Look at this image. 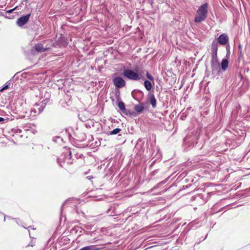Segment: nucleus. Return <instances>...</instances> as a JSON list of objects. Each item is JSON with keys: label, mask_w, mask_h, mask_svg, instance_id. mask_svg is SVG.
<instances>
[{"label": "nucleus", "mask_w": 250, "mask_h": 250, "mask_svg": "<svg viewBox=\"0 0 250 250\" xmlns=\"http://www.w3.org/2000/svg\"><path fill=\"white\" fill-rule=\"evenodd\" d=\"M100 249L96 245H90L84 247L79 250H99Z\"/></svg>", "instance_id": "8"}, {"label": "nucleus", "mask_w": 250, "mask_h": 250, "mask_svg": "<svg viewBox=\"0 0 250 250\" xmlns=\"http://www.w3.org/2000/svg\"><path fill=\"white\" fill-rule=\"evenodd\" d=\"M146 77L150 80L152 81V82L154 81V78L153 77L150 75L149 73L148 72V71H146Z\"/></svg>", "instance_id": "17"}, {"label": "nucleus", "mask_w": 250, "mask_h": 250, "mask_svg": "<svg viewBox=\"0 0 250 250\" xmlns=\"http://www.w3.org/2000/svg\"><path fill=\"white\" fill-rule=\"evenodd\" d=\"M229 62L226 59H223L221 62V68L223 71H225L228 67Z\"/></svg>", "instance_id": "10"}, {"label": "nucleus", "mask_w": 250, "mask_h": 250, "mask_svg": "<svg viewBox=\"0 0 250 250\" xmlns=\"http://www.w3.org/2000/svg\"><path fill=\"white\" fill-rule=\"evenodd\" d=\"M144 86L147 90L150 91L152 87V85L149 81L145 80L144 81Z\"/></svg>", "instance_id": "11"}, {"label": "nucleus", "mask_w": 250, "mask_h": 250, "mask_svg": "<svg viewBox=\"0 0 250 250\" xmlns=\"http://www.w3.org/2000/svg\"><path fill=\"white\" fill-rule=\"evenodd\" d=\"M219 66L217 58H213L212 60V67L213 69Z\"/></svg>", "instance_id": "12"}, {"label": "nucleus", "mask_w": 250, "mask_h": 250, "mask_svg": "<svg viewBox=\"0 0 250 250\" xmlns=\"http://www.w3.org/2000/svg\"><path fill=\"white\" fill-rule=\"evenodd\" d=\"M118 107L122 111L125 110V105L123 102H120L118 103Z\"/></svg>", "instance_id": "15"}, {"label": "nucleus", "mask_w": 250, "mask_h": 250, "mask_svg": "<svg viewBox=\"0 0 250 250\" xmlns=\"http://www.w3.org/2000/svg\"><path fill=\"white\" fill-rule=\"evenodd\" d=\"M8 88V85H5L2 89H0V91H2L5 89H6Z\"/></svg>", "instance_id": "22"}, {"label": "nucleus", "mask_w": 250, "mask_h": 250, "mask_svg": "<svg viewBox=\"0 0 250 250\" xmlns=\"http://www.w3.org/2000/svg\"><path fill=\"white\" fill-rule=\"evenodd\" d=\"M30 16V14L22 16L17 20V23L20 27H21L25 24L28 21Z\"/></svg>", "instance_id": "5"}, {"label": "nucleus", "mask_w": 250, "mask_h": 250, "mask_svg": "<svg viewBox=\"0 0 250 250\" xmlns=\"http://www.w3.org/2000/svg\"><path fill=\"white\" fill-rule=\"evenodd\" d=\"M113 83L116 87L121 88L125 85V81L121 77H116L113 79Z\"/></svg>", "instance_id": "4"}, {"label": "nucleus", "mask_w": 250, "mask_h": 250, "mask_svg": "<svg viewBox=\"0 0 250 250\" xmlns=\"http://www.w3.org/2000/svg\"><path fill=\"white\" fill-rule=\"evenodd\" d=\"M213 52H217V46L216 45L213 44L212 46Z\"/></svg>", "instance_id": "18"}, {"label": "nucleus", "mask_w": 250, "mask_h": 250, "mask_svg": "<svg viewBox=\"0 0 250 250\" xmlns=\"http://www.w3.org/2000/svg\"><path fill=\"white\" fill-rule=\"evenodd\" d=\"M5 120V119L3 118L0 117V123H2Z\"/></svg>", "instance_id": "23"}, {"label": "nucleus", "mask_w": 250, "mask_h": 250, "mask_svg": "<svg viewBox=\"0 0 250 250\" xmlns=\"http://www.w3.org/2000/svg\"><path fill=\"white\" fill-rule=\"evenodd\" d=\"M17 8V6L15 7L13 9H10V10H8L7 11H6V13H11L12 12H13L14 11V10H15V9H16Z\"/></svg>", "instance_id": "19"}, {"label": "nucleus", "mask_w": 250, "mask_h": 250, "mask_svg": "<svg viewBox=\"0 0 250 250\" xmlns=\"http://www.w3.org/2000/svg\"><path fill=\"white\" fill-rule=\"evenodd\" d=\"M144 107L142 104H137L134 107L135 110L138 113H141L143 111Z\"/></svg>", "instance_id": "13"}, {"label": "nucleus", "mask_w": 250, "mask_h": 250, "mask_svg": "<svg viewBox=\"0 0 250 250\" xmlns=\"http://www.w3.org/2000/svg\"><path fill=\"white\" fill-rule=\"evenodd\" d=\"M35 48L38 52H45L47 50V48L43 47L42 44H38L36 45Z\"/></svg>", "instance_id": "9"}, {"label": "nucleus", "mask_w": 250, "mask_h": 250, "mask_svg": "<svg viewBox=\"0 0 250 250\" xmlns=\"http://www.w3.org/2000/svg\"><path fill=\"white\" fill-rule=\"evenodd\" d=\"M64 153H65V157L67 158L68 157V159L71 158V151L69 149H65V151Z\"/></svg>", "instance_id": "14"}, {"label": "nucleus", "mask_w": 250, "mask_h": 250, "mask_svg": "<svg viewBox=\"0 0 250 250\" xmlns=\"http://www.w3.org/2000/svg\"><path fill=\"white\" fill-rule=\"evenodd\" d=\"M217 52H213L212 53V58H217Z\"/></svg>", "instance_id": "20"}, {"label": "nucleus", "mask_w": 250, "mask_h": 250, "mask_svg": "<svg viewBox=\"0 0 250 250\" xmlns=\"http://www.w3.org/2000/svg\"><path fill=\"white\" fill-rule=\"evenodd\" d=\"M218 42L222 45H225L229 42V37L225 34H221L218 38Z\"/></svg>", "instance_id": "6"}, {"label": "nucleus", "mask_w": 250, "mask_h": 250, "mask_svg": "<svg viewBox=\"0 0 250 250\" xmlns=\"http://www.w3.org/2000/svg\"><path fill=\"white\" fill-rule=\"evenodd\" d=\"M62 160V158H58V163L59 164V165L61 166H62V161H61Z\"/></svg>", "instance_id": "21"}, {"label": "nucleus", "mask_w": 250, "mask_h": 250, "mask_svg": "<svg viewBox=\"0 0 250 250\" xmlns=\"http://www.w3.org/2000/svg\"><path fill=\"white\" fill-rule=\"evenodd\" d=\"M149 96L150 99V103L152 105L153 107H155L156 106V100L155 98V96L153 93L151 92L149 93Z\"/></svg>", "instance_id": "7"}, {"label": "nucleus", "mask_w": 250, "mask_h": 250, "mask_svg": "<svg viewBox=\"0 0 250 250\" xmlns=\"http://www.w3.org/2000/svg\"><path fill=\"white\" fill-rule=\"evenodd\" d=\"M45 105V104L42 103L39 106V104H36L34 105V107L31 110V115L34 117L35 116L36 114H40L43 111Z\"/></svg>", "instance_id": "3"}, {"label": "nucleus", "mask_w": 250, "mask_h": 250, "mask_svg": "<svg viewBox=\"0 0 250 250\" xmlns=\"http://www.w3.org/2000/svg\"><path fill=\"white\" fill-rule=\"evenodd\" d=\"M134 71L132 70L126 69L124 71V76L129 80L133 81H139L140 79H144L142 72H138V69Z\"/></svg>", "instance_id": "2"}, {"label": "nucleus", "mask_w": 250, "mask_h": 250, "mask_svg": "<svg viewBox=\"0 0 250 250\" xmlns=\"http://www.w3.org/2000/svg\"><path fill=\"white\" fill-rule=\"evenodd\" d=\"M121 131V129L120 128H116L113 130L112 131H110V135H115L118 133H119Z\"/></svg>", "instance_id": "16"}, {"label": "nucleus", "mask_w": 250, "mask_h": 250, "mask_svg": "<svg viewBox=\"0 0 250 250\" xmlns=\"http://www.w3.org/2000/svg\"><path fill=\"white\" fill-rule=\"evenodd\" d=\"M208 14V4L204 3L201 5L196 12V15L194 18V22L200 23L204 21L207 18Z\"/></svg>", "instance_id": "1"}]
</instances>
